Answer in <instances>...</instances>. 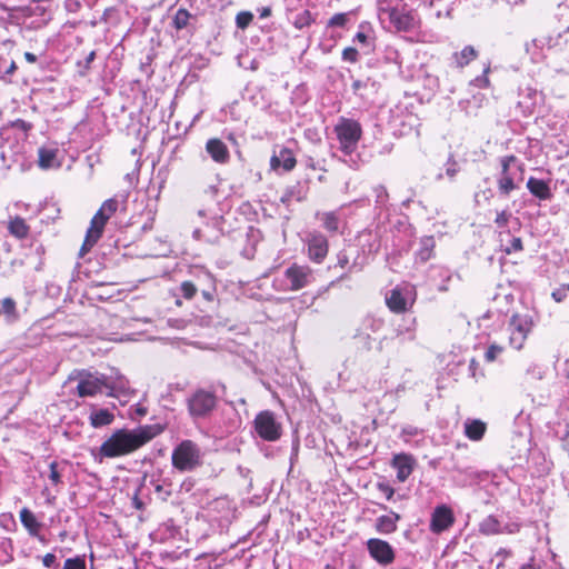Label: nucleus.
Wrapping results in <instances>:
<instances>
[{"mask_svg":"<svg viewBox=\"0 0 569 569\" xmlns=\"http://www.w3.org/2000/svg\"><path fill=\"white\" fill-rule=\"evenodd\" d=\"M187 406L192 418H204L217 407V397L214 392L198 389L188 398Z\"/></svg>","mask_w":569,"mask_h":569,"instance_id":"obj_6","label":"nucleus"},{"mask_svg":"<svg viewBox=\"0 0 569 569\" xmlns=\"http://www.w3.org/2000/svg\"><path fill=\"white\" fill-rule=\"evenodd\" d=\"M523 249L522 247V240L519 237L512 238L510 246L506 248V253L510 254L512 252L521 251Z\"/></svg>","mask_w":569,"mask_h":569,"instance_id":"obj_45","label":"nucleus"},{"mask_svg":"<svg viewBox=\"0 0 569 569\" xmlns=\"http://www.w3.org/2000/svg\"><path fill=\"white\" fill-rule=\"evenodd\" d=\"M62 569H86V561L83 557L68 558L64 561Z\"/></svg>","mask_w":569,"mask_h":569,"instance_id":"obj_35","label":"nucleus"},{"mask_svg":"<svg viewBox=\"0 0 569 569\" xmlns=\"http://www.w3.org/2000/svg\"><path fill=\"white\" fill-rule=\"evenodd\" d=\"M436 247V241L433 237H423L420 239V248L416 252V258L420 262H427L429 259H431L433 254V249Z\"/></svg>","mask_w":569,"mask_h":569,"instance_id":"obj_28","label":"nucleus"},{"mask_svg":"<svg viewBox=\"0 0 569 569\" xmlns=\"http://www.w3.org/2000/svg\"><path fill=\"white\" fill-rule=\"evenodd\" d=\"M12 127L19 130H22L24 132H28L32 129V123L27 122L22 119H17L12 122Z\"/></svg>","mask_w":569,"mask_h":569,"instance_id":"obj_49","label":"nucleus"},{"mask_svg":"<svg viewBox=\"0 0 569 569\" xmlns=\"http://www.w3.org/2000/svg\"><path fill=\"white\" fill-rule=\"evenodd\" d=\"M118 209V201L113 198L106 200L100 209L96 212L90 221L87 230L80 254H86L101 238L107 221L114 214Z\"/></svg>","mask_w":569,"mask_h":569,"instance_id":"obj_3","label":"nucleus"},{"mask_svg":"<svg viewBox=\"0 0 569 569\" xmlns=\"http://www.w3.org/2000/svg\"><path fill=\"white\" fill-rule=\"evenodd\" d=\"M24 58L28 62L33 63L37 61V56L31 52H26Z\"/></svg>","mask_w":569,"mask_h":569,"instance_id":"obj_56","label":"nucleus"},{"mask_svg":"<svg viewBox=\"0 0 569 569\" xmlns=\"http://www.w3.org/2000/svg\"><path fill=\"white\" fill-rule=\"evenodd\" d=\"M378 17L397 31H409L415 26L411 11L402 0H378Z\"/></svg>","mask_w":569,"mask_h":569,"instance_id":"obj_2","label":"nucleus"},{"mask_svg":"<svg viewBox=\"0 0 569 569\" xmlns=\"http://www.w3.org/2000/svg\"><path fill=\"white\" fill-rule=\"evenodd\" d=\"M161 432L159 426H142L132 430L119 429L102 442L99 453L104 458L129 455Z\"/></svg>","mask_w":569,"mask_h":569,"instance_id":"obj_1","label":"nucleus"},{"mask_svg":"<svg viewBox=\"0 0 569 569\" xmlns=\"http://www.w3.org/2000/svg\"><path fill=\"white\" fill-rule=\"evenodd\" d=\"M256 432L266 441H276L281 436V425L276 421L273 412L266 410L254 419Z\"/></svg>","mask_w":569,"mask_h":569,"instance_id":"obj_7","label":"nucleus"},{"mask_svg":"<svg viewBox=\"0 0 569 569\" xmlns=\"http://www.w3.org/2000/svg\"><path fill=\"white\" fill-rule=\"evenodd\" d=\"M477 57V50L472 46H466L461 51L452 54V60L457 68H463Z\"/></svg>","mask_w":569,"mask_h":569,"instance_id":"obj_24","label":"nucleus"},{"mask_svg":"<svg viewBox=\"0 0 569 569\" xmlns=\"http://www.w3.org/2000/svg\"><path fill=\"white\" fill-rule=\"evenodd\" d=\"M569 292V284H565L562 286L561 288H558L556 289L553 292H552V298L557 301V302H561L566 297H567V293Z\"/></svg>","mask_w":569,"mask_h":569,"instance_id":"obj_46","label":"nucleus"},{"mask_svg":"<svg viewBox=\"0 0 569 569\" xmlns=\"http://www.w3.org/2000/svg\"><path fill=\"white\" fill-rule=\"evenodd\" d=\"M487 425L479 419H467L465 422V435L472 441H479L483 438Z\"/></svg>","mask_w":569,"mask_h":569,"instance_id":"obj_20","label":"nucleus"},{"mask_svg":"<svg viewBox=\"0 0 569 569\" xmlns=\"http://www.w3.org/2000/svg\"><path fill=\"white\" fill-rule=\"evenodd\" d=\"M57 558L53 553H47L42 557V563L47 568H51L56 565Z\"/></svg>","mask_w":569,"mask_h":569,"instance_id":"obj_51","label":"nucleus"},{"mask_svg":"<svg viewBox=\"0 0 569 569\" xmlns=\"http://www.w3.org/2000/svg\"><path fill=\"white\" fill-rule=\"evenodd\" d=\"M284 278L289 283L288 289L297 291L311 283L313 273L310 267L295 263L284 271Z\"/></svg>","mask_w":569,"mask_h":569,"instance_id":"obj_9","label":"nucleus"},{"mask_svg":"<svg viewBox=\"0 0 569 569\" xmlns=\"http://www.w3.org/2000/svg\"><path fill=\"white\" fill-rule=\"evenodd\" d=\"M479 531L487 536L498 535L501 532V526L496 517L488 516L479 523Z\"/></svg>","mask_w":569,"mask_h":569,"instance_id":"obj_30","label":"nucleus"},{"mask_svg":"<svg viewBox=\"0 0 569 569\" xmlns=\"http://www.w3.org/2000/svg\"><path fill=\"white\" fill-rule=\"evenodd\" d=\"M337 266L342 269L349 266V254L347 250H341L337 254Z\"/></svg>","mask_w":569,"mask_h":569,"instance_id":"obj_48","label":"nucleus"},{"mask_svg":"<svg viewBox=\"0 0 569 569\" xmlns=\"http://www.w3.org/2000/svg\"><path fill=\"white\" fill-rule=\"evenodd\" d=\"M313 21L315 19L312 18L311 12L309 10H303L295 17L293 26L295 28L301 30L311 26Z\"/></svg>","mask_w":569,"mask_h":569,"instance_id":"obj_33","label":"nucleus"},{"mask_svg":"<svg viewBox=\"0 0 569 569\" xmlns=\"http://www.w3.org/2000/svg\"><path fill=\"white\" fill-rule=\"evenodd\" d=\"M401 519L400 515L390 511L387 515H382L376 519L375 529L381 535H390L398 528L397 523Z\"/></svg>","mask_w":569,"mask_h":569,"instance_id":"obj_18","label":"nucleus"},{"mask_svg":"<svg viewBox=\"0 0 569 569\" xmlns=\"http://www.w3.org/2000/svg\"><path fill=\"white\" fill-rule=\"evenodd\" d=\"M206 150L211 159L218 163H227L230 159L228 147L218 138L209 139L206 143Z\"/></svg>","mask_w":569,"mask_h":569,"instance_id":"obj_16","label":"nucleus"},{"mask_svg":"<svg viewBox=\"0 0 569 569\" xmlns=\"http://www.w3.org/2000/svg\"><path fill=\"white\" fill-rule=\"evenodd\" d=\"M253 16L251 12H239L236 17L237 27L240 29L247 28L252 21Z\"/></svg>","mask_w":569,"mask_h":569,"instance_id":"obj_37","label":"nucleus"},{"mask_svg":"<svg viewBox=\"0 0 569 569\" xmlns=\"http://www.w3.org/2000/svg\"><path fill=\"white\" fill-rule=\"evenodd\" d=\"M378 506L380 507V509L387 510V506H385V505H378Z\"/></svg>","mask_w":569,"mask_h":569,"instance_id":"obj_62","label":"nucleus"},{"mask_svg":"<svg viewBox=\"0 0 569 569\" xmlns=\"http://www.w3.org/2000/svg\"><path fill=\"white\" fill-rule=\"evenodd\" d=\"M196 22L197 17L184 8H179L172 18V26L178 31L187 28H194Z\"/></svg>","mask_w":569,"mask_h":569,"instance_id":"obj_21","label":"nucleus"},{"mask_svg":"<svg viewBox=\"0 0 569 569\" xmlns=\"http://www.w3.org/2000/svg\"><path fill=\"white\" fill-rule=\"evenodd\" d=\"M529 192L540 200H549L552 197L547 181L530 177L527 181Z\"/></svg>","mask_w":569,"mask_h":569,"instance_id":"obj_19","label":"nucleus"},{"mask_svg":"<svg viewBox=\"0 0 569 569\" xmlns=\"http://www.w3.org/2000/svg\"><path fill=\"white\" fill-rule=\"evenodd\" d=\"M296 164V157L293 152L288 148H281L279 153H274L270 159V167L273 170H277L281 167L284 171H291Z\"/></svg>","mask_w":569,"mask_h":569,"instance_id":"obj_17","label":"nucleus"},{"mask_svg":"<svg viewBox=\"0 0 569 569\" xmlns=\"http://www.w3.org/2000/svg\"><path fill=\"white\" fill-rule=\"evenodd\" d=\"M50 472H49V479L53 485H58L61 482V476L58 471V463L56 461L51 462L49 466Z\"/></svg>","mask_w":569,"mask_h":569,"instance_id":"obj_43","label":"nucleus"},{"mask_svg":"<svg viewBox=\"0 0 569 569\" xmlns=\"http://www.w3.org/2000/svg\"><path fill=\"white\" fill-rule=\"evenodd\" d=\"M369 555L380 565L388 566L395 560V550L391 545L382 539L371 538L367 541Z\"/></svg>","mask_w":569,"mask_h":569,"instance_id":"obj_11","label":"nucleus"},{"mask_svg":"<svg viewBox=\"0 0 569 569\" xmlns=\"http://www.w3.org/2000/svg\"><path fill=\"white\" fill-rule=\"evenodd\" d=\"M415 459L407 453L396 455L392 459V467L397 470V479L405 482L411 475Z\"/></svg>","mask_w":569,"mask_h":569,"instance_id":"obj_15","label":"nucleus"},{"mask_svg":"<svg viewBox=\"0 0 569 569\" xmlns=\"http://www.w3.org/2000/svg\"><path fill=\"white\" fill-rule=\"evenodd\" d=\"M270 14H271L270 8H263L260 16H261V18H267Z\"/></svg>","mask_w":569,"mask_h":569,"instance_id":"obj_59","label":"nucleus"},{"mask_svg":"<svg viewBox=\"0 0 569 569\" xmlns=\"http://www.w3.org/2000/svg\"><path fill=\"white\" fill-rule=\"evenodd\" d=\"M342 59L349 62H356L358 60V51L352 47L345 48L342 51Z\"/></svg>","mask_w":569,"mask_h":569,"instance_id":"obj_44","label":"nucleus"},{"mask_svg":"<svg viewBox=\"0 0 569 569\" xmlns=\"http://www.w3.org/2000/svg\"><path fill=\"white\" fill-rule=\"evenodd\" d=\"M39 167L42 169L59 168L60 163L57 161V149L40 148L39 149Z\"/></svg>","mask_w":569,"mask_h":569,"instance_id":"obj_27","label":"nucleus"},{"mask_svg":"<svg viewBox=\"0 0 569 569\" xmlns=\"http://www.w3.org/2000/svg\"><path fill=\"white\" fill-rule=\"evenodd\" d=\"M106 389L109 390V396H116L117 393H124L129 390L128 380L121 376L117 375L116 377H107Z\"/></svg>","mask_w":569,"mask_h":569,"instance_id":"obj_26","label":"nucleus"},{"mask_svg":"<svg viewBox=\"0 0 569 569\" xmlns=\"http://www.w3.org/2000/svg\"><path fill=\"white\" fill-rule=\"evenodd\" d=\"M366 322H368V327H370L372 331H376L381 326V321L372 318L367 319Z\"/></svg>","mask_w":569,"mask_h":569,"instance_id":"obj_53","label":"nucleus"},{"mask_svg":"<svg viewBox=\"0 0 569 569\" xmlns=\"http://www.w3.org/2000/svg\"><path fill=\"white\" fill-rule=\"evenodd\" d=\"M476 363H477L476 360L472 359L471 362H470V368H472V365H476Z\"/></svg>","mask_w":569,"mask_h":569,"instance_id":"obj_63","label":"nucleus"},{"mask_svg":"<svg viewBox=\"0 0 569 569\" xmlns=\"http://www.w3.org/2000/svg\"><path fill=\"white\" fill-rule=\"evenodd\" d=\"M96 57V52L94 51H91L88 57L86 58V66L87 68L89 67V64L93 61Z\"/></svg>","mask_w":569,"mask_h":569,"instance_id":"obj_58","label":"nucleus"},{"mask_svg":"<svg viewBox=\"0 0 569 569\" xmlns=\"http://www.w3.org/2000/svg\"><path fill=\"white\" fill-rule=\"evenodd\" d=\"M362 87H363V83L360 80H356L352 83V89L355 92L359 91Z\"/></svg>","mask_w":569,"mask_h":569,"instance_id":"obj_57","label":"nucleus"},{"mask_svg":"<svg viewBox=\"0 0 569 569\" xmlns=\"http://www.w3.org/2000/svg\"><path fill=\"white\" fill-rule=\"evenodd\" d=\"M80 380L77 386L78 395L80 397L94 396L102 391V388H106L107 377L106 376H94L91 373H81Z\"/></svg>","mask_w":569,"mask_h":569,"instance_id":"obj_14","label":"nucleus"},{"mask_svg":"<svg viewBox=\"0 0 569 569\" xmlns=\"http://www.w3.org/2000/svg\"><path fill=\"white\" fill-rule=\"evenodd\" d=\"M455 523V516L447 505L437 506L430 517L429 529L432 533L439 535L447 531Z\"/></svg>","mask_w":569,"mask_h":569,"instance_id":"obj_12","label":"nucleus"},{"mask_svg":"<svg viewBox=\"0 0 569 569\" xmlns=\"http://www.w3.org/2000/svg\"><path fill=\"white\" fill-rule=\"evenodd\" d=\"M355 339L358 340V342L366 348L367 350L371 349V337L370 335L363 332L362 330H357L355 333Z\"/></svg>","mask_w":569,"mask_h":569,"instance_id":"obj_40","label":"nucleus"},{"mask_svg":"<svg viewBox=\"0 0 569 569\" xmlns=\"http://www.w3.org/2000/svg\"><path fill=\"white\" fill-rule=\"evenodd\" d=\"M368 40V37L366 33L363 32H358L356 36H355V41H358L360 43H366Z\"/></svg>","mask_w":569,"mask_h":569,"instance_id":"obj_55","label":"nucleus"},{"mask_svg":"<svg viewBox=\"0 0 569 569\" xmlns=\"http://www.w3.org/2000/svg\"><path fill=\"white\" fill-rule=\"evenodd\" d=\"M480 196H482L486 201H489L492 198V191H491V189H487V190L482 191L481 193H477L476 194L477 202L479 201L478 198Z\"/></svg>","mask_w":569,"mask_h":569,"instance_id":"obj_54","label":"nucleus"},{"mask_svg":"<svg viewBox=\"0 0 569 569\" xmlns=\"http://www.w3.org/2000/svg\"><path fill=\"white\" fill-rule=\"evenodd\" d=\"M2 310L9 322L16 321L19 317L16 308V301L12 298H4L1 301Z\"/></svg>","mask_w":569,"mask_h":569,"instance_id":"obj_32","label":"nucleus"},{"mask_svg":"<svg viewBox=\"0 0 569 569\" xmlns=\"http://www.w3.org/2000/svg\"><path fill=\"white\" fill-rule=\"evenodd\" d=\"M171 461L172 466L182 472L196 469L202 463L199 446L191 440L181 441L173 449Z\"/></svg>","mask_w":569,"mask_h":569,"instance_id":"obj_4","label":"nucleus"},{"mask_svg":"<svg viewBox=\"0 0 569 569\" xmlns=\"http://www.w3.org/2000/svg\"><path fill=\"white\" fill-rule=\"evenodd\" d=\"M377 488H378V490H379L380 492H382V493L386 496V498H387L388 500H391V499H392V497H393V495H395V490H393V488H392V487H390L388 483L379 482V483L377 485Z\"/></svg>","mask_w":569,"mask_h":569,"instance_id":"obj_47","label":"nucleus"},{"mask_svg":"<svg viewBox=\"0 0 569 569\" xmlns=\"http://www.w3.org/2000/svg\"><path fill=\"white\" fill-rule=\"evenodd\" d=\"M335 132L345 154H350L357 148L362 136V129L358 121L348 118H340L335 127Z\"/></svg>","mask_w":569,"mask_h":569,"instance_id":"obj_5","label":"nucleus"},{"mask_svg":"<svg viewBox=\"0 0 569 569\" xmlns=\"http://www.w3.org/2000/svg\"><path fill=\"white\" fill-rule=\"evenodd\" d=\"M381 349H382V340L379 343V350H381Z\"/></svg>","mask_w":569,"mask_h":569,"instance_id":"obj_64","label":"nucleus"},{"mask_svg":"<svg viewBox=\"0 0 569 569\" xmlns=\"http://www.w3.org/2000/svg\"><path fill=\"white\" fill-rule=\"evenodd\" d=\"M532 322L528 317L513 315L509 321V343L516 350L522 349L529 332L531 331Z\"/></svg>","mask_w":569,"mask_h":569,"instance_id":"obj_8","label":"nucleus"},{"mask_svg":"<svg viewBox=\"0 0 569 569\" xmlns=\"http://www.w3.org/2000/svg\"><path fill=\"white\" fill-rule=\"evenodd\" d=\"M20 521L30 536L39 537L41 523L37 520L36 516L28 508L21 509Z\"/></svg>","mask_w":569,"mask_h":569,"instance_id":"obj_23","label":"nucleus"},{"mask_svg":"<svg viewBox=\"0 0 569 569\" xmlns=\"http://www.w3.org/2000/svg\"><path fill=\"white\" fill-rule=\"evenodd\" d=\"M498 191L502 197H508L512 191L519 188L513 173L500 174L497 179Z\"/></svg>","mask_w":569,"mask_h":569,"instance_id":"obj_25","label":"nucleus"},{"mask_svg":"<svg viewBox=\"0 0 569 569\" xmlns=\"http://www.w3.org/2000/svg\"><path fill=\"white\" fill-rule=\"evenodd\" d=\"M348 21L347 13H336L328 21V27H345Z\"/></svg>","mask_w":569,"mask_h":569,"instance_id":"obj_41","label":"nucleus"},{"mask_svg":"<svg viewBox=\"0 0 569 569\" xmlns=\"http://www.w3.org/2000/svg\"><path fill=\"white\" fill-rule=\"evenodd\" d=\"M4 62H6V60L2 57H0V79H3L2 70H3Z\"/></svg>","mask_w":569,"mask_h":569,"instance_id":"obj_61","label":"nucleus"},{"mask_svg":"<svg viewBox=\"0 0 569 569\" xmlns=\"http://www.w3.org/2000/svg\"><path fill=\"white\" fill-rule=\"evenodd\" d=\"M114 420V415L108 409L94 410L90 415V423L94 428L109 426Z\"/></svg>","mask_w":569,"mask_h":569,"instance_id":"obj_29","label":"nucleus"},{"mask_svg":"<svg viewBox=\"0 0 569 569\" xmlns=\"http://www.w3.org/2000/svg\"><path fill=\"white\" fill-rule=\"evenodd\" d=\"M560 38V33L555 37L549 34L540 36L531 42L526 43V51L531 56L532 61L539 62L543 59L542 50L545 48L552 49L559 46Z\"/></svg>","mask_w":569,"mask_h":569,"instance_id":"obj_13","label":"nucleus"},{"mask_svg":"<svg viewBox=\"0 0 569 569\" xmlns=\"http://www.w3.org/2000/svg\"><path fill=\"white\" fill-rule=\"evenodd\" d=\"M459 171L458 163L455 160H449L446 168V173L448 177L453 178Z\"/></svg>","mask_w":569,"mask_h":569,"instance_id":"obj_50","label":"nucleus"},{"mask_svg":"<svg viewBox=\"0 0 569 569\" xmlns=\"http://www.w3.org/2000/svg\"><path fill=\"white\" fill-rule=\"evenodd\" d=\"M322 223L323 227L330 232H336L339 229V218L335 212L323 213Z\"/></svg>","mask_w":569,"mask_h":569,"instance_id":"obj_34","label":"nucleus"},{"mask_svg":"<svg viewBox=\"0 0 569 569\" xmlns=\"http://www.w3.org/2000/svg\"><path fill=\"white\" fill-rule=\"evenodd\" d=\"M517 161V157L513 154L505 156L500 159L501 172L500 174L512 173L510 170L511 163Z\"/></svg>","mask_w":569,"mask_h":569,"instance_id":"obj_39","label":"nucleus"},{"mask_svg":"<svg viewBox=\"0 0 569 569\" xmlns=\"http://www.w3.org/2000/svg\"><path fill=\"white\" fill-rule=\"evenodd\" d=\"M388 308L396 313H402L408 309V302L399 289H392L386 297Z\"/></svg>","mask_w":569,"mask_h":569,"instance_id":"obj_22","label":"nucleus"},{"mask_svg":"<svg viewBox=\"0 0 569 569\" xmlns=\"http://www.w3.org/2000/svg\"><path fill=\"white\" fill-rule=\"evenodd\" d=\"M510 555V552L506 549H499L498 552H497V556H501L503 558L508 557Z\"/></svg>","mask_w":569,"mask_h":569,"instance_id":"obj_60","label":"nucleus"},{"mask_svg":"<svg viewBox=\"0 0 569 569\" xmlns=\"http://www.w3.org/2000/svg\"><path fill=\"white\" fill-rule=\"evenodd\" d=\"M510 218H511V213L507 210H502L497 213L495 223L497 224L498 228H505L508 224Z\"/></svg>","mask_w":569,"mask_h":569,"instance_id":"obj_42","label":"nucleus"},{"mask_svg":"<svg viewBox=\"0 0 569 569\" xmlns=\"http://www.w3.org/2000/svg\"><path fill=\"white\" fill-rule=\"evenodd\" d=\"M180 290L186 299H192L197 292V288L191 281H183L180 286Z\"/></svg>","mask_w":569,"mask_h":569,"instance_id":"obj_38","label":"nucleus"},{"mask_svg":"<svg viewBox=\"0 0 569 569\" xmlns=\"http://www.w3.org/2000/svg\"><path fill=\"white\" fill-rule=\"evenodd\" d=\"M502 351H503V348L501 346L496 345V343L490 345L485 353L486 361H488V362L495 361L501 355Z\"/></svg>","mask_w":569,"mask_h":569,"instance_id":"obj_36","label":"nucleus"},{"mask_svg":"<svg viewBox=\"0 0 569 569\" xmlns=\"http://www.w3.org/2000/svg\"><path fill=\"white\" fill-rule=\"evenodd\" d=\"M307 254L308 258L315 263H321L329 251L328 239L325 234L313 231L307 236Z\"/></svg>","mask_w":569,"mask_h":569,"instance_id":"obj_10","label":"nucleus"},{"mask_svg":"<svg viewBox=\"0 0 569 569\" xmlns=\"http://www.w3.org/2000/svg\"><path fill=\"white\" fill-rule=\"evenodd\" d=\"M17 69V66H16V62L12 60L8 66L4 63L3 64V77L7 76V74H12Z\"/></svg>","mask_w":569,"mask_h":569,"instance_id":"obj_52","label":"nucleus"},{"mask_svg":"<svg viewBox=\"0 0 569 569\" xmlns=\"http://www.w3.org/2000/svg\"><path fill=\"white\" fill-rule=\"evenodd\" d=\"M9 231L11 234L19 239H23L29 233V227L26 223L24 219L20 217H16L9 222Z\"/></svg>","mask_w":569,"mask_h":569,"instance_id":"obj_31","label":"nucleus"}]
</instances>
